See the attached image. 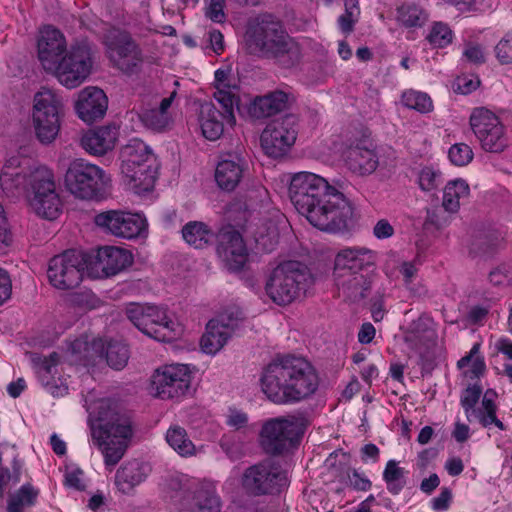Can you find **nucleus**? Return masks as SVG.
I'll return each mask as SVG.
<instances>
[{"label":"nucleus","instance_id":"obj_1","mask_svg":"<svg viewBox=\"0 0 512 512\" xmlns=\"http://www.w3.org/2000/svg\"><path fill=\"white\" fill-rule=\"evenodd\" d=\"M288 192L297 211L322 231H340L353 216V208L343 193L315 173L291 175Z\"/></svg>","mask_w":512,"mask_h":512},{"label":"nucleus","instance_id":"obj_2","mask_svg":"<svg viewBox=\"0 0 512 512\" xmlns=\"http://www.w3.org/2000/svg\"><path fill=\"white\" fill-rule=\"evenodd\" d=\"M261 387L274 403H298L315 394L319 377L306 359L288 355L276 359L264 369Z\"/></svg>","mask_w":512,"mask_h":512},{"label":"nucleus","instance_id":"obj_3","mask_svg":"<svg viewBox=\"0 0 512 512\" xmlns=\"http://www.w3.org/2000/svg\"><path fill=\"white\" fill-rule=\"evenodd\" d=\"M244 41L250 54L274 58L285 68L297 65L302 57L299 44L286 33L280 22L269 17L252 21Z\"/></svg>","mask_w":512,"mask_h":512},{"label":"nucleus","instance_id":"obj_4","mask_svg":"<svg viewBox=\"0 0 512 512\" xmlns=\"http://www.w3.org/2000/svg\"><path fill=\"white\" fill-rule=\"evenodd\" d=\"M91 427L93 444L101 451L107 467H114L124 456L132 437L130 419L113 409L99 412Z\"/></svg>","mask_w":512,"mask_h":512},{"label":"nucleus","instance_id":"obj_5","mask_svg":"<svg viewBox=\"0 0 512 512\" xmlns=\"http://www.w3.org/2000/svg\"><path fill=\"white\" fill-rule=\"evenodd\" d=\"M312 283L306 266L297 261H285L268 274L264 290L273 303L286 306L300 298Z\"/></svg>","mask_w":512,"mask_h":512},{"label":"nucleus","instance_id":"obj_6","mask_svg":"<svg viewBox=\"0 0 512 512\" xmlns=\"http://www.w3.org/2000/svg\"><path fill=\"white\" fill-rule=\"evenodd\" d=\"M121 172L135 193L152 190L157 177V164L151 148L140 139H132L122 147Z\"/></svg>","mask_w":512,"mask_h":512},{"label":"nucleus","instance_id":"obj_7","mask_svg":"<svg viewBox=\"0 0 512 512\" xmlns=\"http://www.w3.org/2000/svg\"><path fill=\"white\" fill-rule=\"evenodd\" d=\"M64 184L78 199L101 201L109 193L111 178L101 167L84 159H75L66 170Z\"/></svg>","mask_w":512,"mask_h":512},{"label":"nucleus","instance_id":"obj_8","mask_svg":"<svg viewBox=\"0 0 512 512\" xmlns=\"http://www.w3.org/2000/svg\"><path fill=\"white\" fill-rule=\"evenodd\" d=\"M303 415H288L268 420L261 430V445L272 455L283 454L296 447L308 426Z\"/></svg>","mask_w":512,"mask_h":512},{"label":"nucleus","instance_id":"obj_9","mask_svg":"<svg viewBox=\"0 0 512 512\" xmlns=\"http://www.w3.org/2000/svg\"><path fill=\"white\" fill-rule=\"evenodd\" d=\"M469 124L484 151L501 153L509 146V137L503 123L487 108H474Z\"/></svg>","mask_w":512,"mask_h":512},{"label":"nucleus","instance_id":"obj_10","mask_svg":"<svg viewBox=\"0 0 512 512\" xmlns=\"http://www.w3.org/2000/svg\"><path fill=\"white\" fill-rule=\"evenodd\" d=\"M91 49L86 43L71 45L58 59L55 68L59 82L67 88H76L89 76L92 69Z\"/></svg>","mask_w":512,"mask_h":512},{"label":"nucleus","instance_id":"obj_11","mask_svg":"<svg viewBox=\"0 0 512 512\" xmlns=\"http://www.w3.org/2000/svg\"><path fill=\"white\" fill-rule=\"evenodd\" d=\"M126 314L141 332L156 340L170 338L169 334L175 330V323L164 306L131 304Z\"/></svg>","mask_w":512,"mask_h":512},{"label":"nucleus","instance_id":"obj_12","mask_svg":"<svg viewBox=\"0 0 512 512\" xmlns=\"http://www.w3.org/2000/svg\"><path fill=\"white\" fill-rule=\"evenodd\" d=\"M85 268L88 266L84 255L75 250H67L50 260L48 280L56 289H73L81 283Z\"/></svg>","mask_w":512,"mask_h":512},{"label":"nucleus","instance_id":"obj_13","mask_svg":"<svg viewBox=\"0 0 512 512\" xmlns=\"http://www.w3.org/2000/svg\"><path fill=\"white\" fill-rule=\"evenodd\" d=\"M482 395V388L479 385L468 386L461 395L460 403L464 409L466 418L469 422L477 420L483 427L488 428L492 424L499 430L506 429L503 422L497 418V405L495 400L497 394L494 390H487L482 397L480 407L476 408L480 397Z\"/></svg>","mask_w":512,"mask_h":512},{"label":"nucleus","instance_id":"obj_14","mask_svg":"<svg viewBox=\"0 0 512 512\" xmlns=\"http://www.w3.org/2000/svg\"><path fill=\"white\" fill-rule=\"evenodd\" d=\"M105 45L109 60L122 72L134 73L142 65V50L128 33L111 31L106 37Z\"/></svg>","mask_w":512,"mask_h":512},{"label":"nucleus","instance_id":"obj_15","mask_svg":"<svg viewBox=\"0 0 512 512\" xmlns=\"http://www.w3.org/2000/svg\"><path fill=\"white\" fill-rule=\"evenodd\" d=\"M298 134V119L288 114L271 121L261 134V146L271 157L284 155L295 143Z\"/></svg>","mask_w":512,"mask_h":512},{"label":"nucleus","instance_id":"obj_16","mask_svg":"<svg viewBox=\"0 0 512 512\" xmlns=\"http://www.w3.org/2000/svg\"><path fill=\"white\" fill-rule=\"evenodd\" d=\"M243 487L251 494L265 495L279 492L287 484V476L272 461H264L245 470Z\"/></svg>","mask_w":512,"mask_h":512},{"label":"nucleus","instance_id":"obj_17","mask_svg":"<svg viewBox=\"0 0 512 512\" xmlns=\"http://www.w3.org/2000/svg\"><path fill=\"white\" fill-rule=\"evenodd\" d=\"M190 383L191 372L187 365H165L154 372L151 391L161 399L179 398L186 394Z\"/></svg>","mask_w":512,"mask_h":512},{"label":"nucleus","instance_id":"obj_18","mask_svg":"<svg viewBox=\"0 0 512 512\" xmlns=\"http://www.w3.org/2000/svg\"><path fill=\"white\" fill-rule=\"evenodd\" d=\"M241 320L242 313L237 308L226 310L210 320L200 341L202 351L210 355L219 352L239 327Z\"/></svg>","mask_w":512,"mask_h":512},{"label":"nucleus","instance_id":"obj_19","mask_svg":"<svg viewBox=\"0 0 512 512\" xmlns=\"http://www.w3.org/2000/svg\"><path fill=\"white\" fill-rule=\"evenodd\" d=\"M95 223L114 236L126 239L140 236L147 228L146 218L142 214L115 210L98 214Z\"/></svg>","mask_w":512,"mask_h":512},{"label":"nucleus","instance_id":"obj_20","mask_svg":"<svg viewBox=\"0 0 512 512\" xmlns=\"http://www.w3.org/2000/svg\"><path fill=\"white\" fill-rule=\"evenodd\" d=\"M217 254L224 266L232 272L241 271L248 259V252L243 237L232 227H226L221 230Z\"/></svg>","mask_w":512,"mask_h":512},{"label":"nucleus","instance_id":"obj_21","mask_svg":"<svg viewBox=\"0 0 512 512\" xmlns=\"http://www.w3.org/2000/svg\"><path fill=\"white\" fill-rule=\"evenodd\" d=\"M132 263V255L129 251L105 246L98 249L93 261L90 262L89 271L97 278L114 276Z\"/></svg>","mask_w":512,"mask_h":512},{"label":"nucleus","instance_id":"obj_22","mask_svg":"<svg viewBox=\"0 0 512 512\" xmlns=\"http://www.w3.org/2000/svg\"><path fill=\"white\" fill-rule=\"evenodd\" d=\"M89 347L100 356H102L105 351V358L108 365L115 370L123 369L128 362L129 350L126 344L119 341H109L105 343L102 339H96L89 345L86 341L77 339L71 345L72 352L75 354L81 353L82 349L87 351Z\"/></svg>","mask_w":512,"mask_h":512},{"label":"nucleus","instance_id":"obj_23","mask_svg":"<svg viewBox=\"0 0 512 512\" xmlns=\"http://www.w3.org/2000/svg\"><path fill=\"white\" fill-rule=\"evenodd\" d=\"M37 48L43 68L50 71L55 68L58 59L66 51V40L60 30L45 26L40 30Z\"/></svg>","mask_w":512,"mask_h":512},{"label":"nucleus","instance_id":"obj_24","mask_svg":"<svg viewBox=\"0 0 512 512\" xmlns=\"http://www.w3.org/2000/svg\"><path fill=\"white\" fill-rule=\"evenodd\" d=\"M107 106L108 100L103 90L91 86L78 93L75 110L81 120L92 123L105 115Z\"/></svg>","mask_w":512,"mask_h":512},{"label":"nucleus","instance_id":"obj_25","mask_svg":"<svg viewBox=\"0 0 512 512\" xmlns=\"http://www.w3.org/2000/svg\"><path fill=\"white\" fill-rule=\"evenodd\" d=\"M151 473L148 463L131 460L123 463L115 473L116 489L124 495H133L135 489L146 481Z\"/></svg>","mask_w":512,"mask_h":512},{"label":"nucleus","instance_id":"obj_26","mask_svg":"<svg viewBox=\"0 0 512 512\" xmlns=\"http://www.w3.org/2000/svg\"><path fill=\"white\" fill-rule=\"evenodd\" d=\"M376 262V254L365 247H347L335 256L334 272L361 273Z\"/></svg>","mask_w":512,"mask_h":512},{"label":"nucleus","instance_id":"obj_27","mask_svg":"<svg viewBox=\"0 0 512 512\" xmlns=\"http://www.w3.org/2000/svg\"><path fill=\"white\" fill-rule=\"evenodd\" d=\"M404 341L410 349L423 355L435 341L433 321L426 316L418 317L405 331Z\"/></svg>","mask_w":512,"mask_h":512},{"label":"nucleus","instance_id":"obj_28","mask_svg":"<svg viewBox=\"0 0 512 512\" xmlns=\"http://www.w3.org/2000/svg\"><path fill=\"white\" fill-rule=\"evenodd\" d=\"M246 162L237 154H227L215 170L217 185L226 191H233L240 183Z\"/></svg>","mask_w":512,"mask_h":512},{"label":"nucleus","instance_id":"obj_29","mask_svg":"<svg viewBox=\"0 0 512 512\" xmlns=\"http://www.w3.org/2000/svg\"><path fill=\"white\" fill-rule=\"evenodd\" d=\"M30 359L39 380L44 386L50 388L53 395H63L67 392V387L57 386L54 383L55 377L58 375L57 366L60 362L58 353L53 352L47 357L31 354Z\"/></svg>","mask_w":512,"mask_h":512},{"label":"nucleus","instance_id":"obj_30","mask_svg":"<svg viewBox=\"0 0 512 512\" xmlns=\"http://www.w3.org/2000/svg\"><path fill=\"white\" fill-rule=\"evenodd\" d=\"M293 100L289 92L275 90L264 96L256 97L249 107V113L254 118H266L286 109Z\"/></svg>","mask_w":512,"mask_h":512},{"label":"nucleus","instance_id":"obj_31","mask_svg":"<svg viewBox=\"0 0 512 512\" xmlns=\"http://www.w3.org/2000/svg\"><path fill=\"white\" fill-rule=\"evenodd\" d=\"M32 116L62 120L64 116L62 97L55 90L42 87L34 95Z\"/></svg>","mask_w":512,"mask_h":512},{"label":"nucleus","instance_id":"obj_32","mask_svg":"<svg viewBox=\"0 0 512 512\" xmlns=\"http://www.w3.org/2000/svg\"><path fill=\"white\" fill-rule=\"evenodd\" d=\"M117 137L118 131L115 127L103 126L84 134L81 145L92 155H104L115 146Z\"/></svg>","mask_w":512,"mask_h":512},{"label":"nucleus","instance_id":"obj_33","mask_svg":"<svg viewBox=\"0 0 512 512\" xmlns=\"http://www.w3.org/2000/svg\"><path fill=\"white\" fill-rule=\"evenodd\" d=\"M245 232L251 235L257 245L266 252L272 251L279 240L278 220L271 218L259 219L245 226Z\"/></svg>","mask_w":512,"mask_h":512},{"label":"nucleus","instance_id":"obj_34","mask_svg":"<svg viewBox=\"0 0 512 512\" xmlns=\"http://www.w3.org/2000/svg\"><path fill=\"white\" fill-rule=\"evenodd\" d=\"M345 161L348 168L359 175L373 173L379 164L378 156L374 149L364 145L351 146L345 153Z\"/></svg>","mask_w":512,"mask_h":512},{"label":"nucleus","instance_id":"obj_35","mask_svg":"<svg viewBox=\"0 0 512 512\" xmlns=\"http://www.w3.org/2000/svg\"><path fill=\"white\" fill-rule=\"evenodd\" d=\"M186 505L191 512H219L221 499L212 482H203L192 492Z\"/></svg>","mask_w":512,"mask_h":512},{"label":"nucleus","instance_id":"obj_36","mask_svg":"<svg viewBox=\"0 0 512 512\" xmlns=\"http://www.w3.org/2000/svg\"><path fill=\"white\" fill-rule=\"evenodd\" d=\"M333 275L339 292L349 299H362L371 288V280L362 273L333 272Z\"/></svg>","mask_w":512,"mask_h":512},{"label":"nucleus","instance_id":"obj_37","mask_svg":"<svg viewBox=\"0 0 512 512\" xmlns=\"http://www.w3.org/2000/svg\"><path fill=\"white\" fill-rule=\"evenodd\" d=\"M48 193H58L52 170L38 166L29 171L27 198L46 197Z\"/></svg>","mask_w":512,"mask_h":512},{"label":"nucleus","instance_id":"obj_38","mask_svg":"<svg viewBox=\"0 0 512 512\" xmlns=\"http://www.w3.org/2000/svg\"><path fill=\"white\" fill-rule=\"evenodd\" d=\"M222 114L216 107L206 102L201 105L199 122L203 136L211 141L217 140L223 133Z\"/></svg>","mask_w":512,"mask_h":512},{"label":"nucleus","instance_id":"obj_39","mask_svg":"<svg viewBox=\"0 0 512 512\" xmlns=\"http://www.w3.org/2000/svg\"><path fill=\"white\" fill-rule=\"evenodd\" d=\"M165 440L173 451L181 457H193L198 453V449L190 439L185 428L179 425H172L168 428Z\"/></svg>","mask_w":512,"mask_h":512},{"label":"nucleus","instance_id":"obj_40","mask_svg":"<svg viewBox=\"0 0 512 512\" xmlns=\"http://www.w3.org/2000/svg\"><path fill=\"white\" fill-rule=\"evenodd\" d=\"M182 237L190 246L203 249L213 242L215 233L205 223L191 221L182 228Z\"/></svg>","mask_w":512,"mask_h":512},{"label":"nucleus","instance_id":"obj_41","mask_svg":"<svg viewBox=\"0 0 512 512\" xmlns=\"http://www.w3.org/2000/svg\"><path fill=\"white\" fill-rule=\"evenodd\" d=\"M470 188L463 179L449 181L443 190L442 207L449 213H456L460 207L461 199L469 196Z\"/></svg>","mask_w":512,"mask_h":512},{"label":"nucleus","instance_id":"obj_42","mask_svg":"<svg viewBox=\"0 0 512 512\" xmlns=\"http://www.w3.org/2000/svg\"><path fill=\"white\" fill-rule=\"evenodd\" d=\"M28 203L36 215L47 220L56 219L62 211V202L58 193H48L45 198H29Z\"/></svg>","mask_w":512,"mask_h":512},{"label":"nucleus","instance_id":"obj_43","mask_svg":"<svg viewBox=\"0 0 512 512\" xmlns=\"http://www.w3.org/2000/svg\"><path fill=\"white\" fill-rule=\"evenodd\" d=\"M29 173H23L18 168L5 166L0 174V186L9 195H16L22 188H28Z\"/></svg>","mask_w":512,"mask_h":512},{"label":"nucleus","instance_id":"obj_44","mask_svg":"<svg viewBox=\"0 0 512 512\" xmlns=\"http://www.w3.org/2000/svg\"><path fill=\"white\" fill-rule=\"evenodd\" d=\"M32 120L35 135L42 144H50L57 138L62 120L44 116H32Z\"/></svg>","mask_w":512,"mask_h":512},{"label":"nucleus","instance_id":"obj_45","mask_svg":"<svg viewBox=\"0 0 512 512\" xmlns=\"http://www.w3.org/2000/svg\"><path fill=\"white\" fill-rule=\"evenodd\" d=\"M398 21L405 27H421L428 20L427 12L414 3H406L398 8Z\"/></svg>","mask_w":512,"mask_h":512},{"label":"nucleus","instance_id":"obj_46","mask_svg":"<svg viewBox=\"0 0 512 512\" xmlns=\"http://www.w3.org/2000/svg\"><path fill=\"white\" fill-rule=\"evenodd\" d=\"M407 471L395 460H389L383 472V479L390 493L397 495L406 485Z\"/></svg>","mask_w":512,"mask_h":512},{"label":"nucleus","instance_id":"obj_47","mask_svg":"<svg viewBox=\"0 0 512 512\" xmlns=\"http://www.w3.org/2000/svg\"><path fill=\"white\" fill-rule=\"evenodd\" d=\"M38 490L31 484L22 485L8 501V512H22L27 506H32L36 502Z\"/></svg>","mask_w":512,"mask_h":512},{"label":"nucleus","instance_id":"obj_48","mask_svg":"<svg viewBox=\"0 0 512 512\" xmlns=\"http://www.w3.org/2000/svg\"><path fill=\"white\" fill-rule=\"evenodd\" d=\"M233 88H224V89H216L214 92L215 100L221 105L223 108L222 118L229 125H234L236 122L234 116V106L237 101L236 94Z\"/></svg>","mask_w":512,"mask_h":512},{"label":"nucleus","instance_id":"obj_49","mask_svg":"<svg viewBox=\"0 0 512 512\" xmlns=\"http://www.w3.org/2000/svg\"><path fill=\"white\" fill-rule=\"evenodd\" d=\"M344 6L345 11L338 17L337 23L340 30L348 35L360 18V8L358 0H344Z\"/></svg>","mask_w":512,"mask_h":512},{"label":"nucleus","instance_id":"obj_50","mask_svg":"<svg viewBox=\"0 0 512 512\" xmlns=\"http://www.w3.org/2000/svg\"><path fill=\"white\" fill-rule=\"evenodd\" d=\"M401 101L404 106L420 113H428L433 109L431 98L423 92L407 90L402 94Z\"/></svg>","mask_w":512,"mask_h":512},{"label":"nucleus","instance_id":"obj_51","mask_svg":"<svg viewBox=\"0 0 512 512\" xmlns=\"http://www.w3.org/2000/svg\"><path fill=\"white\" fill-rule=\"evenodd\" d=\"M140 118L146 127L154 131H163L169 126L171 121L168 112H161L156 108L144 111Z\"/></svg>","mask_w":512,"mask_h":512},{"label":"nucleus","instance_id":"obj_52","mask_svg":"<svg viewBox=\"0 0 512 512\" xmlns=\"http://www.w3.org/2000/svg\"><path fill=\"white\" fill-rule=\"evenodd\" d=\"M453 33L448 25L437 22L434 23L429 34L427 35L428 42L438 48H442L451 43Z\"/></svg>","mask_w":512,"mask_h":512},{"label":"nucleus","instance_id":"obj_53","mask_svg":"<svg viewBox=\"0 0 512 512\" xmlns=\"http://www.w3.org/2000/svg\"><path fill=\"white\" fill-rule=\"evenodd\" d=\"M69 302L75 308L83 311L96 309L100 304L99 298L88 290L71 294L69 296Z\"/></svg>","mask_w":512,"mask_h":512},{"label":"nucleus","instance_id":"obj_54","mask_svg":"<svg viewBox=\"0 0 512 512\" xmlns=\"http://www.w3.org/2000/svg\"><path fill=\"white\" fill-rule=\"evenodd\" d=\"M472 148L465 143H456L448 151L450 161L456 166H465L473 160Z\"/></svg>","mask_w":512,"mask_h":512},{"label":"nucleus","instance_id":"obj_55","mask_svg":"<svg viewBox=\"0 0 512 512\" xmlns=\"http://www.w3.org/2000/svg\"><path fill=\"white\" fill-rule=\"evenodd\" d=\"M479 345L476 344L472 347L471 351L468 355L462 357L457 365L459 368H464L467 366H471L470 373L474 377H479L483 372L485 371V363L482 358L475 357V355L478 353Z\"/></svg>","mask_w":512,"mask_h":512},{"label":"nucleus","instance_id":"obj_56","mask_svg":"<svg viewBox=\"0 0 512 512\" xmlns=\"http://www.w3.org/2000/svg\"><path fill=\"white\" fill-rule=\"evenodd\" d=\"M442 181V173L438 169L424 167L419 173V185L424 191L436 189Z\"/></svg>","mask_w":512,"mask_h":512},{"label":"nucleus","instance_id":"obj_57","mask_svg":"<svg viewBox=\"0 0 512 512\" xmlns=\"http://www.w3.org/2000/svg\"><path fill=\"white\" fill-rule=\"evenodd\" d=\"M494 50L501 64H512V31L497 43Z\"/></svg>","mask_w":512,"mask_h":512},{"label":"nucleus","instance_id":"obj_58","mask_svg":"<svg viewBox=\"0 0 512 512\" xmlns=\"http://www.w3.org/2000/svg\"><path fill=\"white\" fill-rule=\"evenodd\" d=\"M225 0H210L206 7L205 15L216 23H222L226 16L224 13Z\"/></svg>","mask_w":512,"mask_h":512},{"label":"nucleus","instance_id":"obj_59","mask_svg":"<svg viewBox=\"0 0 512 512\" xmlns=\"http://www.w3.org/2000/svg\"><path fill=\"white\" fill-rule=\"evenodd\" d=\"M480 81L476 76H460L454 83L455 91L461 94H469L477 89Z\"/></svg>","mask_w":512,"mask_h":512},{"label":"nucleus","instance_id":"obj_60","mask_svg":"<svg viewBox=\"0 0 512 512\" xmlns=\"http://www.w3.org/2000/svg\"><path fill=\"white\" fill-rule=\"evenodd\" d=\"M463 57L470 63L482 64L485 62V53L483 48L474 43H468L463 50Z\"/></svg>","mask_w":512,"mask_h":512},{"label":"nucleus","instance_id":"obj_61","mask_svg":"<svg viewBox=\"0 0 512 512\" xmlns=\"http://www.w3.org/2000/svg\"><path fill=\"white\" fill-rule=\"evenodd\" d=\"M12 282L6 270L0 267V306L10 299Z\"/></svg>","mask_w":512,"mask_h":512},{"label":"nucleus","instance_id":"obj_62","mask_svg":"<svg viewBox=\"0 0 512 512\" xmlns=\"http://www.w3.org/2000/svg\"><path fill=\"white\" fill-rule=\"evenodd\" d=\"M451 499V491L448 488H443L440 494L432 499V508L438 511L447 510L449 508Z\"/></svg>","mask_w":512,"mask_h":512},{"label":"nucleus","instance_id":"obj_63","mask_svg":"<svg viewBox=\"0 0 512 512\" xmlns=\"http://www.w3.org/2000/svg\"><path fill=\"white\" fill-rule=\"evenodd\" d=\"M248 417L244 412L230 410L227 415V424L235 429H241L247 425Z\"/></svg>","mask_w":512,"mask_h":512},{"label":"nucleus","instance_id":"obj_64","mask_svg":"<svg viewBox=\"0 0 512 512\" xmlns=\"http://www.w3.org/2000/svg\"><path fill=\"white\" fill-rule=\"evenodd\" d=\"M83 472L79 469L67 471L65 474V484L76 490H83L85 485L82 481Z\"/></svg>","mask_w":512,"mask_h":512}]
</instances>
